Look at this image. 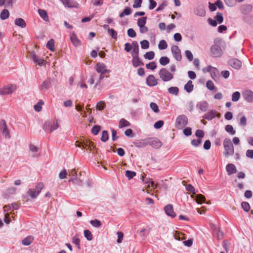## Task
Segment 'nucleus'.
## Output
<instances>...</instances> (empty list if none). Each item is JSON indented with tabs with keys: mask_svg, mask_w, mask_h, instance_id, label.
<instances>
[{
	"mask_svg": "<svg viewBox=\"0 0 253 253\" xmlns=\"http://www.w3.org/2000/svg\"><path fill=\"white\" fill-rule=\"evenodd\" d=\"M108 33L114 39H117V32L113 29H108Z\"/></svg>",
	"mask_w": 253,
	"mask_h": 253,
	"instance_id": "obj_46",
	"label": "nucleus"
},
{
	"mask_svg": "<svg viewBox=\"0 0 253 253\" xmlns=\"http://www.w3.org/2000/svg\"><path fill=\"white\" fill-rule=\"evenodd\" d=\"M59 124L57 120H54L53 122L46 121L43 125V129L45 131H49L50 132H53L54 130L59 127Z\"/></svg>",
	"mask_w": 253,
	"mask_h": 253,
	"instance_id": "obj_2",
	"label": "nucleus"
},
{
	"mask_svg": "<svg viewBox=\"0 0 253 253\" xmlns=\"http://www.w3.org/2000/svg\"><path fill=\"white\" fill-rule=\"evenodd\" d=\"M168 47V44L167 42L164 40H162L160 41L159 43L158 44V47L159 49L160 50H164L167 48Z\"/></svg>",
	"mask_w": 253,
	"mask_h": 253,
	"instance_id": "obj_38",
	"label": "nucleus"
},
{
	"mask_svg": "<svg viewBox=\"0 0 253 253\" xmlns=\"http://www.w3.org/2000/svg\"><path fill=\"white\" fill-rule=\"evenodd\" d=\"M185 55L187 59L189 61H192L193 60V55L192 53L191 52V51L189 50H186L185 51Z\"/></svg>",
	"mask_w": 253,
	"mask_h": 253,
	"instance_id": "obj_54",
	"label": "nucleus"
},
{
	"mask_svg": "<svg viewBox=\"0 0 253 253\" xmlns=\"http://www.w3.org/2000/svg\"><path fill=\"white\" fill-rule=\"evenodd\" d=\"M207 87L210 90H212L214 88V85L211 81H208L206 84Z\"/></svg>",
	"mask_w": 253,
	"mask_h": 253,
	"instance_id": "obj_64",
	"label": "nucleus"
},
{
	"mask_svg": "<svg viewBox=\"0 0 253 253\" xmlns=\"http://www.w3.org/2000/svg\"><path fill=\"white\" fill-rule=\"evenodd\" d=\"M90 223L92 226L96 228H99L102 225L100 221L98 219L92 220L90 221Z\"/></svg>",
	"mask_w": 253,
	"mask_h": 253,
	"instance_id": "obj_42",
	"label": "nucleus"
},
{
	"mask_svg": "<svg viewBox=\"0 0 253 253\" xmlns=\"http://www.w3.org/2000/svg\"><path fill=\"white\" fill-rule=\"evenodd\" d=\"M38 12H39V15H40V16L42 18V19L44 21H45L46 22L48 21V20H49L48 16L47 13L45 10L40 9H39Z\"/></svg>",
	"mask_w": 253,
	"mask_h": 253,
	"instance_id": "obj_31",
	"label": "nucleus"
},
{
	"mask_svg": "<svg viewBox=\"0 0 253 253\" xmlns=\"http://www.w3.org/2000/svg\"><path fill=\"white\" fill-rule=\"evenodd\" d=\"M197 106L202 111L206 112L208 109L209 104L207 102H199L198 103Z\"/></svg>",
	"mask_w": 253,
	"mask_h": 253,
	"instance_id": "obj_30",
	"label": "nucleus"
},
{
	"mask_svg": "<svg viewBox=\"0 0 253 253\" xmlns=\"http://www.w3.org/2000/svg\"><path fill=\"white\" fill-rule=\"evenodd\" d=\"M54 41L53 39L50 40L46 43V47L51 51L54 50Z\"/></svg>",
	"mask_w": 253,
	"mask_h": 253,
	"instance_id": "obj_39",
	"label": "nucleus"
},
{
	"mask_svg": "<svg viewBox=\"0 0 253 253\" xmlns=\"http://www.w3.org/2000/svg\"><path fill=\"white\" fill-rule=\"evenodd\" d=\"M144 57L145 59H147L148 60H152L154 59L155 57V53L153 51L147 52L144 54Z\"/></svg>",
	"mask_w": 253,
	"mask_h": 253,
	"instance_id": "obj_40",
	"label": "nucleus"
},
{
	"mask_svg": "<svg viewBox=\"0 0 253 253\" xmlns=\"http://www.w3.org/2000/svg\"><path fill=\"white\" fill-rule=\"evenodd\" d=\"M136 174V173L135 172L127 170L126 171L125 175L128 178V179H130L135 176Z\"/></svg>",
	"mask_w": 253,
	"mask_h": 253,
	"instance_id": "obj_49",
	"label": "nucleus"
},
{
	"mask_svg": "<svg viewBox=\"0 0 253 253\" xmlns=\"http://www.w3.org/2000/svg\"><path fill=\"white\" fill-rule=\"evenodd\" d=\"M15 24L22 28H25L26 26V23L24 20L22 18H17L14 21Z\"/></svg>",
	"mask_w": 253,
	"mask_h": 253,
	"instance_id": "obj_28",
	"label": "nucleus"
},
{
	"mask_svg": "<svg viewBox=\"0 0 253 253\" xmlns=\"http://www.w3.org/2000/svg\"><path fill=\"white\" fill-rule=\"evenodd\" d=\"M218 70L216 68V71L212 70V71L210 73L211 78L216 82L219 79L217 76V74H218Z\"/></svg>",
	"mask_w": 253,
	"mask_h": 253,
	"instance_id": "obj_47",
	"label": "nucleus"
},
{
	"mask_svg": "<svg viewBox=\"0 0 253 253\" xmlns=\"http://www.w3.org/2000/svg\"><path fill=\"white\" fill-rule=\"evenodd\" d=\"M31 59H32L35 63H37L40 66L43 65L44 60L40 56L37 55L34 52H32L31 53Z\"/></svg>",
	"mask_w": 253,
	"mask_h": 253,
	"instance_id": "obj_16",
	"label": "nucleus"
},
{
	"mask_svg": "<svg viewBox=\"0 0 253 253\" xmlns=\"http://www.w3.org/2000/svg\"><path fill=\"white\" fill-rule=\"evenodd\" d=\"M171 51L173 55L174 58L178 61H180L182 59L181 51L177 45H173L171 47Z\"/></svg>",
	"mask_w": 253,
	"mask_h": 253,
	"instance_id": "obj_10",
	"label": "nucleus"
},
{
	"mask_svg": "<svg viewBox=\"0 0 253 253\" xmlns=\"http://www.w3.org/2000/svg\"><path fill=\"white\" fill-rule=\"evenodd\" d=\"M241 206L244 211L247 212L250 210V206L247 202H243L241 204Z\"/></svg>",
	"mask_w": 253,
	"mask_h": 253,
	"instance_id": "obj_53",
	"label": "nucleus"
},
{
	"mask_svg": "<svg viewBox=\"0 0 253 253\" xmlns=\"http://www.w3.org/2000/svg\"><path fill=\"white\" fill-rule=\"evenodd\" d=\"M202 140L201 139L199 138L198 139H193L191 141V144L195 147H197L199 146V145L201 143Z\"/></svg>",
	"mask_w": 253,
	"mask_h": 253,
	"instance_id": "obj_62",
	"label": "nucleus"
},
{
	"mask_svg": "<svg viewBox=\"0 0 253 253\" xmlns=\"http://www.w3.org/2000/svg\"><path fill=\"white\" fill-rule=\"evenodd\" d=\"M168 92L169 94L177 95L179 92V88L176 86H171L168 88Z\"/></svg>",
	"mask_w": 253,
	"mask_h": 253,
	"instance_id": "obj_32",
	"label": "nucleus"
},
{
	"mask_svg": "<svg viewBox=\"0 0 253 253\" xmlns=\"http://www.w3.org/2000/svg\"><path fill=\"white\" fill-rule=\"evenodd\" d=\"M0 131L5 138H10L11 136L9 131L7 128L6 122L4 120H1L0 122Z\"/></svg>",
	"mask_w": 253,
	"mask_h": 253,
	"instance_id": "obj_7",
	"label": "nucleus"
},
{
	"mask_svg": "<svg viewBox=\"0 0 253 253\" xmlns=\"http://www.w3.org/2000/svg\"><path fill=\"white\" fill-rule=\"evenodd\" d=\"M242 95L244 99L249 103L253 102V92L249 89L244 90L242 92Z\"/></svg>",
	"mask_w": 253,
	"mask_h": 253,
	"instance_id": "obj_12",
	"label": "nucleus"
},
{
	"mask_svg": "<svg viewBox=\"0 0 253 253\" xmlns=\"http://www.w3.org/2000/svg\"><path fill=\"white\" fill-rule=\"evenodd\" d=\"M147 21V17H142L139 18L137 20V24L138 27H140L142 25L146 24Z\"/></svg>",
	"mask_w": 253,
	"mask_h": 253,
	"instance_id": "obj_41",
	"label": "nucleus"
},
{
	"mask_svg": "<svg viewBox=\"0 0 253 253\" xmlns=\"http://www.w3.org/2000/svg\"><path fill=\"white\" fill-rule=\"evenodd\" d=\"M70 38L71 42L75 46H79L81 45V42L78 38L75 33L70 34Z\"/></svg>",
	"mask_w": 253,
	"mask_h": 253,
	"instance_id": "obj_20",
	"label": "nucleus"
},
{
	"mask_svg": "<svg viewBox=\"0 0 253 253\" xmlns=\"http://www.w3.org/2000/svg\"><path fill=\"white\" fill-rule=\"evenodd\" d=\"M105 107V103L103 101H100L98 102L96 105V109L98 110L101 111L104 109Z\"/></svg>",
	"mask_w": 253,
	"mask_h": 253,
	"instance_id": "obj_59",
	"label": "nucleus"
},
{
	"mask_svg": "<svg viewBox=\"0 0 253 253\" xmlns=\"http://www.w3.org/2000/svg\"><path fill=\"white\" fill-rule=\"evenodd\" d=\"M157 80L153 75H149L146 78V84L149 86H154L157 84Z\"/></svg>",
	"mask_w": 253,
	"mask_h": 253,
	"instance_id": "obj_18",
	"label": "nucleus"
},
{
	"mask_svg": "<svg viewBox=\"0 0 253 253\" xmlns=\"http://www.w3.org/2000/svg\"><path fill=\"white\" fill-rule=\"evenodd\" d=\"M147 144L155 149H159L162 146L161 142L157 138H148Z\"/></svg>",
	"mask_w": 253,
	"mask_h": 253,
	"instance_id": "obj_13",
	"label": "nucleus"
},
{
	"mask_svg": "<svg viewBox=\"0 0 253 253\" xmlns=\"http://www.w3.org/2000/svg\"><path fill=\"white\" fill-rule=\"evenodd\" d=\"M241 94L239 91L234 92L232 95V100L233 102H237L240 99Z\"/></svg>",
	"mask_w": 253,
	"mask_h": 253,
	"instance_id": "obj_45",
	"label": "nucleus"
},
{
	"mask_svg": "<svg viewBox=\"0 0 253 253\" xmlns=\"http://www.w3.org/2000/svg\"><path fill=\"white\" fill-rule=\"evenodd\" d=\"M217 112L215 110H211L206 113L203 118L209 121L215 118L217 116Z\"/></svg>",
	"mask_w": 253,
	"mask_h": 253,
	"instance_id": "obj_15",
	"label": "nucleus"
},
{
	"mask_svg": "<svg viewBox=\"0 0 253 253\" xmlns=\"http://www.w3.org/2000/svg\"><path fill=\"white\" fill-rule=\"evenodd\" d=\"M225 130L231 135H234L236 133V131L234 129L233 126L230 125H226L225 127Z\"/></svg>",
	"mask_w": 253,
	"mask_h": 253,
	"instance_id": "obj_35",
	"label": "nucleus"
},
{
	"mask_svg": "<svg viewBox=\"0 0 253 253\" xmlns=\"http://www.w3.org/2000/svg\"><path fill=\"white\" fill-rule=\"evenodd\" d=\"M131 13V9L129 7H127L122 12H121L119 16L121 18H122L126 15H129Z\"/></svg>",
	"mask_w": 253,
	"mask_h": 253,
	"instance_id": "obj_33",
	"label": "nucleus"
},
{
	"mask_svg": "<svg viewBox=\"0 0 253 253\" xmlns=\"http://www.w3.org/2000/svg\"><path fill=\"white\" fill-rule=\"evenodd\" d=\"M65 7H78L79 4L74 0H60Z\"/></svg>",
	"mask_w": 253,
	"mask_h": 253,
	"instance_id": "obj_14",
	"label": "nucleus"
},
{
	"mask_svg": "<svg viewBox=\"0 0 253 253\" xmlns=\"http://www.w3.org/2000/svg\"><path fill=\"white\" fill-rule=\"evenodd\" d=\"M72 242L76 245L79 249H80V240L77 236H75L72 238Z\"/></svg>",
	"mask_w": 253,
	"mask_h": 253,
	"instance_id": "obj_52",
	"label": "nucleus"
},
{
	"mask_svg": "<svg viewBox=\"0 0 253 253\" xmlns=\"http://www.w3.org/2000/svg\"><path fill=\"white\" fill-rule=\"evenodd\" d=\"M34 240L33 236H28L22 240V243L24 246H29L33 242Z\"/></svg>",
	"mask_w": 253,
	"mask_h": 253,
	"instance_id": "obj_26",
	"label": "nucleus"
},
{
	"mask_svg": "<svg viewBox=\"0 0 253 253\" xmlns=\"http://www.w3.org/2000/svg\"><path fill=\"white\" fill-rule=\"evenodd\" d=\"M223 145L224 149L223 154L226 158H228L230 156L234 155V147L229 138H226L224 139L223 142Z\"/></svg>",
	"mask_w": 253,
	"mask_h": 253,
	"instance_id": "obj_1",
	"label": "nucleus"
},
{
	"mask_svg": "<svg viewBox=\"0 0 253 253\" xmlns=\"http://www.w3.org/2000/svg\"><path fill=\"white\" fill-rule=\"evenodd\" d=\"M194 86L192 84V81L189 80L188 82L184 85V89L188 93L191 92L193 90Z\"/></svg>",
	"mask_w": 253,
	"mask_h": 253,
	"instance_id": "obj_27",
	"label": "nucleus"
},
{
	"mask_svg": "<svg viewBox=\"0 0 253 253\" xmlns=\"http://www.w3.org/2000/svg\"><path fill=\"white\" fill-rule=\"evenodd\" d=\"M127 35L129 37H131V38H134V37H136V32L132 28H129L128 29V30L127 31Z\"/></svg>",
	"mask_w": 253,
	"mask_h": 253,
	"instance_id": "obj_61",
	"label": "nucleus"
},
{
	"mask_svg": "<svg viewBox=\"0 0 253 253\" xmlns=\"http://www.w3.org/2000/svg\"><path fill=\"white\" fill-rule=\"evenodd\" d=\"M141 47L142 49H147L149 46V43L148 41L144 40L140 42Z\"/></svg>",
	"mask_w": 253,
	"mask_h": 253,
	"instance_id": "obj_56",
	"label": "nucleus"
},
{
	"mask_svg": "<svg viewBox=\"0 0 253 253\" xmlns=\"http://www.w3.org/2000/svg\"><path fill=\"white\" fill-rule=\"evenodd\" d=\"M94 68L98 73L109 74L110 72L106 69V66L103 63H97Z\"/></svg>",
	"mask_w": 253,
	"mask_h": 253,
	"instance_id": "obj_11",
	"label": "nucleus"
},
{
	"mask_svg": "<svg viewBox=\"0 0 253 253\" xmlns=\"http://www.w3.org/2000/svg\"><path fill=\"white\" fill-rule=\"evenodd\" d=\"M132 65L134 67L136 68L140 66H143L144 63L141 60V59L139 57V55H135L132 56Z\"/></svg>",
	"mask_w": 253,
	"mask_h": 253,
	"instance_id": "obj_17",
	"label": "nucleus"
},
{
	"mask_svg": "<svg viewBox=\"0 0 253 253\" xmlns=\"http://www.w3.org/2000/svg\"><path fill=\"white\" fill-rule=\"evenodd\" d=\"M159 62L162 66H165L169 63V59L167 56H163L160 58Z\"/></svg>",
	"mask_w": 253,
	"mask_h": 253,
	"instance_id": "obj_36",
	"label": "nucleus"
},
{
	"mask_svg": "<svg viewBox=\"0 0 253 253\" xmlns=\"http://www.w3.org/2000/svg\"><path fill=\"white\" fill-rule=\"evenodd\" d=\"M247 118L245 116H243L239 120V124L241 126H245L247 125Z\"/></svg>",
	"mask_w": 253,
	"mask_h": 253,
	"instance_id": "obj_60",
	"label": "nucleus"
},
{
	"mask_svg": "<svg viewBox=\"0 0 253 253\" xmlns=\"http://www.w3.org/2000/svg\"><path fill=\"white\" fill-rule=\"evenodd\" d=\"M159 75L160 78L164 82H169L173 78V75L166 68L161 69L159 72Z\"/></svg>",
	"mask_w": 253,
	"mask_h": 253,
	"instance_id": "obj_6",
	"label": "nucleus"
},
{
	"mask_svg": "<svg viewBox=\"0 0 253 253\" xmlns=\"http://www.w3.org/2000/svg\"><path fill=\"white\" fill-rule=\"evenodd\" d=\"M150 107L151 109L155 112V113H159L160 110L159 109V107L157 104L154 102H151L150 104Z\"/></svg>",
	"mask_w": 253,
	"mask_h": 253,
	"instance_id": "obj_48",
	"label": "nucleus"
},
{
	"mask_svg": "<svg viewBox=\"0 0 253 253\" xmlns=\"http://www.w3.org/2000/svg\"><path fill=\"white\" fill-rule=\"evenodd\" d=\"M211 56L213 57L217 58L221 57L223 53V50L219 45L214 43L210 48Z\"/></svg>",
	"mask_w": 253,
	"mask_h": 253,
	"instance_id": "obj_5",
	"label": "nucleus"
},
{
	"mask_svg": "<svg viewBox=\"0 0 253 253\" xmlns=\"http://www.w3.org/2000/svg\"><path fill=\"white\" fill-rule=\"evenodd\" d=\"M194 13L199 16L204 17L206 15V11L202 6H198L194 11Z\"/></svg>",
	"mask_w": 253,
	"mask_h": 253,
	"instance_id": "obj_25",
	"label": "nucleus"
},
{
	"mask_svg": "<svg viewBox=\"0 0 253 253\" xmlns=\"http://www.w3.org/2000/svg\"><path fill=\"white\" fill-rule=\"evenodd\" d=\"M132 49L131 55H139V45L136 41H133L132 42Z\"/></svg>",
	"mask_w": 253,
	"mask_h": 253,
	"instance_id": "obj_24",
	"label": "nucleus"
},
{
	"mask_svg": "<svg viewBox=\"0 0 253 253\" xmlns=\"http://www.w3.org/2000/svg\"><path fill=\"white\" fill-rule=\"evenodd\" d=\"M69 181L72 182L74 184L81 185L82 184V181L77 177L70 178Z\"/></svg>",
	"mask_w": 253,
	"mask_h": 253,
	"instance_id": "obj_58",
	"label": "nucleus"
},
{
	"mask_svg": "<svg viewBox=\"0 0 253 253\" xmlns=\"http://www.w3.org/2000/svg\"><path fill=\"white\" fill-rule=\"evenodd\" d=\"M104 0H92L91 3L93 6H101L103 3Z\"/></svg>",
	"mask_w": 253,
	"mask_h": 253,
	"instance_id": "obj_63",
	"label": "nucleus"
},
{
	"mask_svg": "<svg viewBox=\"0 0 253 253\" xmlns=\"http://www.w3.org/2000/svg\"><path fill=\"white\" fill-rule=\"evenodd\" d=\"M101 127L100 126L96 125L94 126L91 129V133L94 135H97L99 131L100 130Z\"/></svg>",
	"mask_w": 253,
	"mask_h": 253,
	"instance_id": "obj_50",
	"label": "nucleus"
},
{
	"mask_svg": "<svg viewBox=\"0 0 253 253\" xmlns=\"http://www.w3.org/2000/svg\"><path fill=\"white\" fill-rule=\"evenodd\" d=\"M164 210L168 216L171 217H174L176 216V214L173 211V207L171 205H167L165 207Z\"/></svg>",
	"mask_w": 253,
	"mask_h": 253,
	"instance_id": "obj_19",
	"label": "nucleus"
},
{
	"mask_svg": "<svg viewBox=\"0 0 253 253\" xmlns=\"http://www.w3.org/2000/svg\"><path fill=\"white\" fill-rule=\"evenodd\" d=\"M148 139L141 140L137 142H133V144L135 146L138 148H143L148 145Z\"/></svg>",
	"mask_w": 253,
	"mask_h": 253,
	"instance_id": "obj_23",
	"label": "nucleus"
},
{
	"mask_svg": "<svg viewBox=\"0 0 253 253\" xmlns=\"http://www.w3.org/2000/svg\"><path fill=\"white\" fill-rule=\"evenodd\" d=\"M188 124V118L185 115H179L176 119L175 126L177 129L184 128Z\"/></svg>",
	"mask_w": 253,
	"mask_h": 253,
	"instance_id": "obj_3",
	"label": "nucleus"
},
{
	"mask_svg": "<svg viewBox=\"0 0 253 253\" xmlns=\"http://www.w3.org/2000/svg\"><path fill=\"white\" fill-rule=\"evenodd\" d=\"M51 82L52 80L50 78L47 79L42 82L40 86V89L44 91L48 90L51 86Z\"/></svg>",
	"mask_w": 253,
	"mask_h": 253,
	"instance_id": "obj_21",
	"label": "nucleus"
},
{
	"mask_svg": "<svg viewBox=\"0 0 253 253\" xmlns=\"http://www.w3.org/2000/svg\"><path fill=\"white\" fill-rule=\"evenodd\" d=\"M226 170L229 175L235 173L237 172V169L234 164H229L226 166Z\"/></svg>",
	"mask_w": 253,
	"mask_h": 253,
	"instance_id": "obj_22",
	"label": "nucleus"
},
{
	"mask_svg": "<svg viewBox=\"0 0 253 253\" xmlns=\"http://www.w3.org/2000/svg\"><path fill=\"white\" fill-rule=\"evenodd\" d=\"M9 13L7 9H4L0 13V17L2 20H5L8 18Z\"/></svg>",
	"mask_w": 253,
	"mask_h": 253,
	"instance_id": "obj_34",
	"label": "nucleus"
},
{
	"mask_svg": "<svg viewBox=\"0 0 253 253\" xmlns=\"http://www.w3.org/2000/svg\"><path fill=\"white\" fill-rule=\"evenodd\" d=\"M216 21L218 22V23L220 24L223 22V15L220 12H217L216 15L215 17Z\"/></svg>",
	"mask_w": 253,
	"mask_h": 253,
	"instance_id": "obj_55",
	"label": "nucleus"
},
{
	"mask_svg": "<svg viewBox=\"0 0 253 253\" xmlns=\"http://www.w3.org/2000/svg\"><path fill=\"white\" fill-rule=\"evenodd\" d=\"M84 234L85 238L88 241H91L93 239V236L91 232L88 230H85L84 231Z\"/></svg>",
	"mask_w": 253,
	"mask_h": 253,
	"instance_id": "obj_37",
	"label": "nucleus"
},
{
	"mask_svg": "<svg viewBox=\"0 0 253 253\" xmlns=\"http://www.w3.org/2000/svg\"><path fill=\"white\" fill-rule=\"evenodd\" d=\"M43 104L42 100H40L37 104L34 105V109L37 112H40L42 110V105Z\"/></svg>",
	"mask_w": 253,
	"mask_h": 253,
	"instance_id": "obj_51",
	"label": "nucleus"
},
{
	"mask_svg": "<svg viewBox=\"0 0 253 253\" xmlns=\"http://www.w3.org/2000/svg\"><path fill=\"white\" fill-rule=\"evenodd\" d=\"M130 125L131 124L128 121L124 118H122L120 120L119 127L120 128H122L124 127L130 126Z\"/></svg>",
	"mask_w": 253,
	"mask_h": 253,
	"instance_id": "obj_29",
	"label": "nucleus"
},
{
	"mask_svg": "<svg viewBox=\"0 0 253 253\" xmlns=\"http://www.w3.org/2000/svg\"><path fill=\"white\" fill-rule=\"evenodd\" d=\"M44 188V184L40 182L38 183L35 186V188H31L27 191V194L32 198H35L41 193L42 190Z\"/></svg>",
	"mask_w": 253,
	"mask_h": 253,
	"instance_id": "obj_4",
	"label": "nucleus"
},
{
	"mask_svg": "<svg viewBox=\"0 0 253 253\" xmlns=\"http://www.w3.org/2000/svg\"><path fill=\"white\" fill-rule=\"evenodd\" d=\"M196 201L198 204H202L205 202L206 198L202 194H199L196 196Z\"/></svg>",
	"mask_w": 253,
	"mask_h": 253,
	"instance_id": "obj_44",
	"label": "nucleus"
},
{
	"mask_svg": "<svg viewBox=\"0 0 253 253\" xmlns=\"http://www.w3.org/2000/svg\"><path fill=\"white\" fill-rule=\"evenodd\" d=\"M109 139V135L107 130H103L102 132V136L101 137V141L103 142H106Z\"/></svg>",
	"mask_w": 253,
	"mask_h": 253,
	"instance_id": "obj_43",
	"label": "nucleus"
},
{
	"mask_svg": "<svg viewBox=\"0 0 253 253\" xmlns=\"http://www.w3.org/2000/svg\"><path fill=\"white\" fill-rule=\"evenodd\" d=\"M228 64L231 67L236 70L240 69L242 66V62L235 58L229 59L228 61Z\"/></svg>",
	"mask_w": 253,
	"mask_h": 253,
	"instance_id": "obj_9",
	"label": "nucleus"
},
{
	"mask_svg": "<svg viewBox=\"0 0 253 253\" xmlns=\"http://www.w3.org/2000/svg\"><path fill=\"white\" fill-rule=\"evenodd\" d=\"M146 67L148 69L154 70L157 68V65L156 63L153 61L146 64Z\"/></svg>",
	"mask_w": 253,
	"mask_h": 253,
	"instance_id": "obj_57",
	"label": "nucleus"
},
{
	"mask_svg": "<svg viewBox=\"0 0 253 253\" xmlns=\"http://www.w3.org/2000/svg\"><path fill=\"white\" fill-rule=\"evenodd\" d=\"M16 89V86L14 84H8L0 88V94L4 95L12 93Z\"/></svg>",
	"mask_w": 253,
	"mask_h": 253,
	"instance_id": "obj_8",
	"label": "nucleus"
}]
</instances>
